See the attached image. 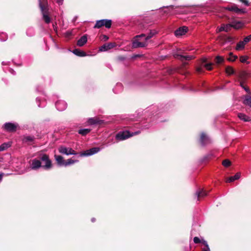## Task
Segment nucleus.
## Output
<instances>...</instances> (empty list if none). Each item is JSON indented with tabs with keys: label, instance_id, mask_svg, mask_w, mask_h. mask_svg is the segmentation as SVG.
Wrapping results in <instances>:
<instances>
[{
	"label": "nucleus",
	"instance_id": "nucleus-56",
	"mask_svg": "<svg viewBox=\"0 0 251 251\" xmlns=\"http://www.w3.org/2000/svg\"><path fill=\"white\" fill-rule=\"evenodd\" d=\"M2 35H4V34L3 33H1V37L2 36ZM2 40V39H1V41Z\"/></svg>",
	"mask_w": 251,
	"mask_h": 251
},
{
	"label": "nucleus",
	"instance_id": "nucleus-14",
	"mask_svg": "<svg viewBox=\"0 0 251 251\" xmlns=\"http://www.w3.org/2000/svg\"><path fill=\"white\" fill-rule=\"evenodd\" d=\"M238 77V81H246L248 77V73L245 71H241L237 75Z\"/></svg>",
	"mask_w": 251,
	"mask_h": 251
},
{
	"label": "nucleus",
	"instance_id": "nucleus-11",
	"mask_svg": "<svg viewBox=\"0 0 251 251\" xmlns=\"http://www.w3.org/2000/svg\"><path fill=\"white\" fill-rule=\"evenodd\" d=\"M18 126V125L16 124H13L11 123H6L4 125V128L8 131L13 132L16 130Z\"/></svg>",
	"mask_w": 251,
	"mask_h": 251
},
{
	"label": "nucleus",
	"instance_id": "nucleus-31",
	"mask_svg": "<svg viewBox=\"0 0 251 251\" xmlns=\"http://www.w3.org/2000/svg\"><path fill=\"white\" fill-rule=\"evenodd\" d=\"M226 72L228 75H232L234 74V69L230 66H228L226 68Z\"/></svg>",
	"mask_w": 251,
	"mask_h": 251
},
{
	"label": "nucleus",
	"instance_id": "nucleus-9",
	"mask_svg": "<svg viewBox=\"0 0 251 251\" xmlns=\"http://www.w3.org/2000/svg\"><path fill=\"white\" fill-rule=\"evenodd\" d=\"M188 31V27L185 26H183L177 29L175 31V35L176 37H179L184 35Z\"/></svg>",
	"mask_w": 251,
	"mask_h": 251
},
{
	"label": "nucleus",
	"instance_id": "nucleus-21",
	"mask_svg": "<svg viewBox=\"0 0 251 251\" xmlns=\"http://www.w3.org/2000/svg\"><path fill=\"white\" fill-rule=\"evenodd\" d=\"M243 103L251 107V97L248 95L245 96Z\"/></svg>",
	"mask_w": 251,
	"mask_h": 251
},
{
	"label": "nucleus",
	"instance_id": "nucleus-39",
	"mask_svg": "<svg viewBox=\"0 0 251 251\" xmlns=\"http://www.w3.org/2000/svg\"><path fill=\"white\" fill-rule=\"evenodd\" d=\"M194 242L195 244H198L200 243H201V240L200 239V238L198 237H195L194 238Z\"/></svg>",
	"mask_w": 251,
	"mask_h": 251
},
{
	"label": "nucleus",
	"instance_id": "nucleus-13",
	"mask_svg": "<svg viewBox=\"0 0 251 251\" xmlns=\"http://www.w3.org/2000/svg\"><path fill=\"white\" fill-rule=\"evenodd\" d=\"M225 9L229 11H234L236 13H244L245 12V9L238 8L235 4L231 6L226 7Z\"/></svg>",
	"mask_w": 251,
	"mask_h": 251
},
{
	"label": "nucleus",
	"instance_id": "nucleus-44",
	"mask_svg": "<svg viewBox=\"0 0 251 251\" xmlns=\"http://www.w3.org/2000/svg\"><path fill=\"white\" fill-rule=\"evenodd\" d=\"M102 40H104V41H107L108 39V37L106 35H102V38H101Z\"/></svg>",
	"mask_w": 251,
	"mask_h": 251
},
{
	"label": "nucleus",
	"instance_id": "nucleus-7",
	"mask_svg": "<svg viewBox=\"0 0 251 251\" xmlns=\"http://www.w3.org/2000/svg\"><path fill=\"white\" fill-rule=\"evenodd\" d=\"M100 151V148L98 147L93 148L80 153V156H87L93 155Z\"/></svg>",
	"mask_w": 251,
	"mask_h": 251
},
{
	"label": "nucleus",
	"instance_id": "nucleus-19",
	"mask_svg": "<svg viewBox=\"0 0 251 251\" xmlns=\"http://www.w3.org/2000/svg\"><path fill=\"white\" fill-rule=\"evenodd\" d=\"M231 28L230 24H227L226 25H223L218 29H217V32H221L225 31L227 32Z\"/></svg>",
	"mask_w": 251,
	"mask_h": 251
},
{
	"label": "nucleus",
	"instance_id": "nucleus-37",
	"mask_svg": "<svg viewBox=\"0 0 251 251\" xmlns=\"http://www.w3.org/2000/svg\"><path fill=\"white\" fill-rule=\"evenodd\" d=\"M224 61V58L220 56H217L216 57V61L217 63H221Z\"/></svg>",
	"mask_w": 251,
	"mask_h": 251
},
{
	"label": "nucleus",
	"instance_id": "nucleus-8",
	"mask_svg": "<svg viewBox=\"0 0 251 251\" xmlns=\"http://www.w3.org/2000/svg\"><path fill=\"white\" fill-rule=\"evenodd\" d=\"M30 167L32 170H37L40 167H42L41 160L37 159H33L31 160Z\"/></svg>",
	"mask_w": 251,
	"mask_h": 251
},
{
	"label": "nucleus",
	"instance_id": "nucleus-49",
	"mask_svg": "<svg viewBox=\"0 0 251 251\" xmlns=\"http://www.w3.org/2000/svg\"><path fill=\"white\" fill-rule=\"evenodd\" d=\"M202 251H210L209 248H203Z\"/></svg>",
	"mask_w": 251,
	"mask_h": 251
},
{
	"label": "nucleus",
	"instance_id": "nucleus-6",
	"mask_svg": "<svg viewBox=\"0 0 251 251\" xmlns=\"http://www.w3.org/2000/svg\"><path fill=\"white\" fill-rule=\"evenodd\" d=\"M59 152L62 154L69 155H76L77 153L70 148H67L65 146H61L58 149Z\"/></svg>",
	"mask_w": 251,
	"mask_h": 251
},
{
	"label": "nucleus",
	"instance_id": "nucleus-29",
	"mask_svg": "<svg viewBox=\"0 0 251 251\" xmlns=\"http://www.w3.org/2000/svg\"><path fill=\"white\" fill-rule=\"evenodd\" d=\"M146 37V34H141L140 35H137L135 37V39L133 40V42H135L136 40H137L139 39L140 41L144 42L145 41V38Z\"/></svg>",
	"mask_w": 251,
	"mask_h": 251
},
{
	"label": "nucleus",
	"instance_id": "nucleus-30",
	"mask_svg": "<svg viewBox=\"0 0 251 251\" xmlns=\"http://www.w3.org/2000/svg\"><path fill=\"white\" fill-rule=\"evenodd\" d=\"M245 45L246 44L244 43L243 41L239 42L237 44V46L236 47V50H239L244 49Z\"/></svg>",
	"mask_w": 251,
	"mask_h": 251
},
{
	"label": "nucleus",
	"instance_id": "nucleus-18",
	"mask_svg": "<svg viewBox=\"0 0 251 251\" xmlns=\"http://www.w3.org/2000/svg\"><path fill=\"white\" fill-rule=\"evenodd\" d=\"M87 41L86 36L83 35L77 41V45L79 47H82L87 42Z\"/></svg>",
	"mask_w": 251,
	"mask_h": 251
},
{
	"label": "nucleus",
	"instance_id": "nucleus-17",
	"mask_svg": "<svg viewBox=\"0 0 251 251\" xmlns=\"http://www.w3.org/2000/svg\"><path fill=\"white\" fill-rule=\"evenodd\" d=\"M200 142L202 145L209 142V139L204 133H202L201 136Z\"/></svg>",
	"mask_w": 251,
	"mask_h": 251
},
{
	"label": "nucleus",
	"instance_id": "nucleus-36",
	"mask_svg": "<svg viewBox=\"0 0 251 251\" xmlns=\"http://www.w3.org/2000/svg\"><path fill=\"white\" fill-rule=\"evenodd\" d=\"M88 122L89 124L92 125H94L98 123V121L96 119L93 118L89 119Z\"/></svg>",
	"mask_w": 251,
	"mask_h": 251
},
{
	"label": "nucleus",
	"instance_id": "nucleus-48",
	"mask_svg": "<svg viewBox=\"0 0 251 251\" xmlns=\"http://www.w3.org/2000/svg\"><path fill=\"white\" fill-rule=\"evenodd\" d=\"M118 59L120 60L123 61V60H124L125 59V58L124 56H119L118 57Z\"/></svg>",
	"mask_w": 251,
	"mask_h": 251
},
{
	"label": "nucleus",
	"instance_id": "nucleus-24",
	"mask_svg": "<svg viewBox=\"0 0 251 251\" xmlns=\"http://www.w3.org/2000/svg\"><path fill=\"white\" fill-rule=\"evenodd\" d=\"M206 61V59L204 58L202 59V63L203 64ZM202 65L207 70H211L212 69V64L208 63V64H202Z\"/></svg>",
	"mask_w": 251,
	"mask_h": 251
},
{
	"label": "nucleus",
	"instance_id": "nucleus-3",
	"mask_svg": "<svg viewBox=\"0 0 251 251\" xmlns=\"http://www.w3.org/2000/svg\"><path fill=\"white\" fill-rule=\"evenodd\" d=\"M39 159L43 162V168L45 170H49L52 168V162L48 155L41 153L39 154Z\"/></svg>",
	"mask_w": 251,
	"mask_h": 251
},
{
	"label": "nucleus",
	"instance_id": "nucleus-25",
	"mask_svg": "<svg viewBox=\"0 0 251 251\" xmlns=\"http://www.w3.org/2000/svg\"><path fill=\"white\" fill-rule=\"evenodd\" d=\"M179 57V59L183 61V60H190L193 58V56L192 55H178Z\"/></svg>",
	"mask_w": 251,
	"mask_h": 251
},
{
	"label": "nucleus",
	"instance_id": "nucleus-40",
	"mask_svg": "<svg viewBox=\"0 0 251 251\" xmlns=\"http://www.w3.org/2000/svg\"><path fill=\"white\" fill-rule=\"evenodd\" d=\"M201 243H202L206 247V248H209L208 245L206 241L202 240L201 241Z\"/></svg>",
	"mask_w": 251,
	"mask_h": 251
},
{
	"label": "nucleus",
	"instance_id": "nucleus-28",
	"mask_svg": "<svg viewBox=\"0 0 251 251\" xmlns=\"http://www.w3.org/2000/svg\"><path fill=\"white\" fill-rule=\"evenodd\" d=\"M91 131V129L88 128H84V129H81L78 130V133L83 135L85 136L88 134Z\"/></svg>",
	"mask_w": 251,
	"mask_h": 251
},
{
	"label": "nucleus",
	"instance_id": "nucleus-51",
	"mask_svg": "<svg viewBox=\"0 0 251 251\" xmlns=\"http://www.w3.org/2000/svg\"><path fill=\"white\" fill-rule=\"evenodd\" d=\"M95 220H96V219L94 218H93L91 219V221L92 222H94L95 221Z\"/></svg>",
	"mask_w": 251,
	"mask_h": 251
},
{
	"label": "nucleus",
	"instance_id": "nucleus-42",
	"mask_svg": "<svg viewBox=\"0 0 251 251\" xmlns=\"http://www.w3.org/2000/svg\"><path fill=\"white\" fill-rule=\"evenodd\" d=\"M240 1L243 2L245 5L248 6L249 5V2L247 0H239Z\"/></svg>",
	"mask_w": 251,
	"mask_h": 251
},
{
	"label": "nucleus",
	"instance_id": "nucleus-23",
	"mask_svg": "<svg viewBox=\"0 0 251 251\" xmlns=\"http://www.w3.org/2000/svg\"><path fill=\"white\" fill-rule=\"evenodd\" d=\"M240 173H236L235 176H230V177H229L226 180V182H233L234 180L239 179L240 178Z\"/></svg>",
	"mask_w": 251,
	"mask_h": 251
},
{
	"label": "nucleus",
	"instance_id": "nucleus-52",
	"mask_svg": "<svg viewBox=\"0 0 251 251\" xmlns=\"http://www.w3.org/2000/svg\"><path fill=\"white\" fill-rule=\"evenodd\" d=\"M248 37L249 38V40H251V34L249 35V36H248Z\"/></svg>",
	"mask_w": 251,
	"mask_h": 251
},
{
	"label": "nucleus",
	"instance_id": "nucleus-20",
	"mask_svg": "<svg viewBox=\"0 0 251 251\" xmlns=\"http://www.w3.org/2000/svg\"><path fill=\"white\" fill-rule=\"evenodd\" d=\"M54 157L57 163L59 165L64 166V163H65V161H64L63 157L62 156L55 155Z\"/></svg>",
	"mask_w": 251,
	"mask_h": 251
},
{
	"label": "nucleus",
	"instance_id": "nucleus-1",
	"mask_svg": "<svg viewBox=\"0 0 251 251\" xmlns=\"http://www.w3.org/2000/svg\"><path fill=\"white\" fill-rule=\"evenodd\" d=\"M39 4L43 20L46 24H49L51 21V19L49 16L47 0H39Z\"/></svg>",
	"mask_w": 251,
	"mask_h": 251
},
{
	"label": "nucleus",
	"instance_id": "nucleus-41",
	"mask_svg": "<svg viewBox=\"0 0 251 251\" xmlns=\"http://www.w3.org/2000/svg\"><path fill=\"white\" fill-rule=\"evenodd\" d=\"M250 41V40H249V38H248V36H247L244 39V40L243 41L244 43L246 44L247 43H248Z\"/></svg>",
	"mask_w": 251,
	"mask_h": 251
},
{
	"label": "nucleus",
	"instance_id": "nucleus-54",
	"mask_svg": "<svg viewBox=\"0 0 251 251\" xmlns=\"http://www.w3.org/2000/svg\"><path fill=\"white\" fill-rule=\"evenodd\" d=\"M140 56V55H135L133 57H134V58H135V57H139Z\"/></svg>",
	"mask_w": 251,
	"mask_h": 251
},
{
	"label": "nucleus",
	"instance_id": "nucleus-16",
	"mask_svg": "<svg viewBox=\"0 0 251 251\" xmlns=\"http://www.w3.org/2000/svg\"><path fill=\"white\" fill-rule=\"evenodd\" d=\"M238 117L244 122H250L251 121L250 117L242 113H239L238 114Z\"/></svg>",
	"mask_w": 251,
	"mask_h": 251
},
{
	"label": "nucleus",
	"instance_id": "nucleus-35",
	"mask_svg": "<svg viewBox=\"0 0 251 251\" xmlns=\"http://www.w3.org/2000/svg\"><path fill=\"white\" fill-rule=\"evenodd\" d=\"M230 161L228 159L224 160L222 163L223 165L226 167L229 166L230 165Z\"/></svg>",
	"mask_w": 251,
	"mask_h": 251
},
{
	"label": "nucleus",
	"instance_id": "nucleus-55",
	"mask_svg": "<svg viewBox=\"0 0 251 251\" xmlns=\"http://www.w3.org/2000/svg\"><path fill=\"white\" fill-rule=\"evenodd\" d=\"M27 139H28V140H32V139H31L30 137H28V138H27Z\"/></svg>",
	"mask_w": 251,
	"mask_h": 251
},
{
	"label": "nucleus",
	"instance_id": "nucleus-33",
	"mask_svg": "<svg viewBox=\"0 0 251 251\" xmlns=\"http://www.w3.org/2000/svg\"><path fill=\"white\" fill-rule=\"evenodd\" d=\"M248 59V57L247 56H242L240 57V61L242 63L247 62V64L249 63V62H247V60Z\"/></svg>",
	"mask_w": 251,
	"mask_h": 251
},
{
	"label": "nucleus",
	"instance_id": "nucleus-15",
	"mask_svg": "<svg viewBox=\"0 0 251 251\" xmlns=\"http://www.w3.org/2000/svg\"><path fill=\"white\" fill-rule=\"evenodd\" d=\"M244 25V24L241 21H234L230 24L231 27H232L235 29H239L241 28Z\"/></svg>",
	"mask_w": 251,
	"mask_h": 251
},
{
	"label": "nucleus",
	"instance_id": "nucleus-46",
	"mask_svg": "<svg viewBox=\"0 0 251 251\" xmlns=\"http://www.w3.org/2000/svg\"><path fill=\"white\" fill-rule=\"evenodd\" d=\"M56 0V2L59 4V5H61L63 3V0Z\"/></svg>",
	"mask_w": 251,
	"mask_h": 251
},
{
	"label": "nucleus",
	"instance_id": "nucleus-10",
	"mask_svg": "<svg viewBox=\"0 0 251 251\" xmlns=\"http://www.w3.org/2000/svg\"><path fill=\"white\" fill-rule=\"evenodd\" d=\"M116 46V44L114 43H108L104 44L100 48V50L101 51H107Z\"/></svg>",
	"mask_w": 251,
	"mask_h": 251
},
{
	"label": "nucleus",
	"instance_id": "nucleus-47",
	"mask_svg": "<svg viewBox=\"0 0 251 251\" xmlns=\"http://www.w3.org/2000/svg\"><path fill=\"white\" fill-rule=\"evenodd\" d=\"M197 71L199 73H201L202 72V68L201 67H198L197 69Z\"/></svg>",
	"mask_w": 251,
	"mask_h": 251
},
{
	"label": "nucleus",
	"instance_id": "nucleus-38",
	"mask_svg": "<svg viewBox=\"0 0 251 251\" xmlns=\"http://www.w3.org/2000/svg\"><path fill=\"white\" fill-rule=\"evenodd\" d=\"M27 35L28 36H32L33 34V30L32 28H29L26 31Z\"/></svg>",
	"mask_w": 251,
	"mask_h": 251
},
{
	"label": "nucleus",
	"instance_id": "nucleus-4",
	"mask_svg": "<svg viewBox=\"0 0 251 251\" xmlns=\"http://www.w3.org/2000/svg\"><path fill=\"white\" fill-rule=\"evenodd\" d=\"M139 133V131L132 132L131 133H130L128 131H124L120 132L116 134V139L118 141H123V140H126L134 135H136V134H138Z\"/></svg>",
	"mask_w": 251,
	"mask_h": 251
},
{
	"label": "nucleus",
	"instance_id": "nucleus-2",
	"mask_svg": "<svg viewBox=\"0 0 251 251\" xmlns=\"http://www.w3.org/2000/svg\"><path fill=\"white\" fill-rule=\"evenodd\" d=\"M154 34V32L151 31L148 35H146L144 42L140 41L139 39H138L132 42V47L133 48H144L147 46L150 42V39L152 38Z\"/></svg>",
	"mask_w": 251,
	"mask_h": 251
},
{
	"label": "nucleus",
	"instance_id": "nucleus-53",
	"mask_svg": "<svg viewBox=\"0 0 251 251\" xmlns=\"http://www.w3.org/2000/svg\"><path fill=\"white\" fill-rule=\"evenodd\" d=\"M53 26L54 29L56 30V26H55L54 25H53Z\"/></svg>",
	"mask_w": 251,
	"mask_h": 251
},
{
	"label": "nucleus",
	"instance_id": "nucleus-57",
	"mask_svg": "<svg viewBox=\"0 0 251 251\" xmlns=\"http://www.w3.org/2000/svg\"><path fill=\"white\" fill-rule=\"evenodd\" d=\"M0 176H1V177H2V174H1Z\"/></svg>",
	"mask_w": 251,
	"mask_h": 251
},
{
	"label": "nucleus",
	"instance_id": "nucleus-12",
	"mask_svg": "<svg viewBox=\"0 0 251 251\" xmlns=\"http://www.w3.org/2000/svg\"><path fill=\"white\" fill-rule=\"evenodd\" d=\"M55 106L58 110L62 111L67 108V103L63 100H58L56 102Z\"/></svg>",
	"mask_w": 251,
	"mask_h": 251
},
{
	"label": "nucleus",
	"instance_id": "nucleus-22",
	"mask_svg": "<svg viewBox=\"0 0 251 251\" xmlns=\"http://www.w3.org/2000/svg\"><path fill=\"white\" fill-rule=\"evenodd\" d=\"M73 52L76 55L79 56H85L86 55L85 52L79 49H75L73 50Z\"/></svg>",
	"mask_w": 251,
	"mask_h": 251
},
{
	"label": "nucleus",
	"instance_id": "nucleus-50",
	"mask_svg": "<svg viewBox=\"0 0 251 251\" xmlns=\"http://www.w3.org/2000/svg\"><path fill=\"white\" fill-rule=\"evenodd\" d=\"M167 9H173L174 8V6H168L166 7Z\"/></svg>",
	"mask_w": 251,
	"mask_h": 251
},
{
	"label": "nucleus",
	"instance_id": "nucleus-5",
	"mask_svg": "<svg viewBox=\"0 0 251 251\" xmlns=\"http://www.w3.org/2000/svg\"><path fill=\"white\" fill-rule=\"evenodd\" d=\"M112 24V21L108 19H102L97 21L94 26V28H99L102 26H105V27L109 28Z\"/></svg>",
	"mask_w": 251,
	"mask_h": 251
},
{
	"label": "nucleus",
	"instance_id": "nucleus-45",
	"mask_svg": "<svg viewBox=\"0 0 251 251\" xmlns=\"http://www.w3.org/2000/svg\"><path fill=\"white\" fill-rule=\"evenodd\" d=\"M243 89L249 94H251V91L249 89V88L247 87H246L245 86V87L243 88Z\"/></svg>",
	"mask_w": 251,
	"mask_h": 251
},
{
	"label": "nucleus",
	"instance_id": "nucleus-43",
	"mask_svg": "<svg viewBox=\"0 0 251 251\" xmlns=\"http://www.w3.org/2000/svg\"><path fill=\"white\" fill-rule=\"evenodd\" d=\"M240 83V86L243 88L245 87L244 83L246 81H238Z\"/></svg>",
	"mask_w": 251,
	"mask_h": 251
},
{
	"label": "nucleus",
	"instance_id": "nucleus-26",
	"mask_svg": "<svg viewBox=\"0 0 251 251\" xmlns=\"http://www.w3.org/2000/svg\"><path fill=\"white\" fill-rule=\"evenodd\" d=\"M196 195H197L198 200L201 197H203L207 195V193L205 191L203 190H200L199 191L197 192Z\"/></svg>",
	"mask_w": 251,
	"mask_h": 251
},
{
	"label": "nucleus",
	"instance_id": "nucleus-32",
	"mask_svg": "<svg viewBox=\"0 0 251 251\" xmlns=\"http://www.w3.org/2000/svg\"><path fill=\"white\" fill-rule=\"evenodd\" d=\"M11 146V144L9 142L8 143H5L1 145V151H4L9 147H10Z\"/></svg>",
	"mask_w": 251,
	"mask_h": 251
},
{
	"label": "nucleus",
	"instance_id": "nucleus-27",
	"mask_svg": "<svg viewBox=\"0 0 251 251\" xmlns=\"http://www.w3.org/2000/svg\"><path fill=\"white\" fill-rule=\"evenodd\" d=\"M78 162V160H74L72 159H68L66 161H65V163H64V166H68L71 165L72 164H73L75 163H77Z\"/></svg>",
	"mask_w": 251,
	"mask_h": 251
},
{
	"label": "nucleus",
	"instance_id": "nucleus-34",
	"mask_svg": "<svg viewBox=\"0 0 251 251\" xmlns=\"http://www.w3.org/2000/svg\"><path fill=\"white\" fill-rule=\"evenodd\" d=\"M237 58V56L233 55V54L230 52L229 53V57L228 58V60L230 61H234Z\"/></svg>",
	"mask_w": 251,
	"mask_h": 251
}]
</instances>
